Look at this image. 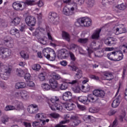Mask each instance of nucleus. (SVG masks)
I'll return each instance as SVG.
<instances>
[{"mask_svg":"<svg viewBox=\"0 0 127 127\" xmlns=\"http://www.w3.org/2000/svg\"><path fill=\"white\" fill-rule=\"evenodd\" d=\"M43 54L47 59L50 61H54L56 58V53L53 49L50 48H47L43 50Z\"/></svg>","mask_w":127,"mask_h":127,"instance_id":"f257e3e1","label":"nucleus"},{"mask_svg":"<svg viewBox=\"0 0 127 127\" xmlns=\"http://www.w3.org/2000/svg\"><path fill=\"white\" fill-rule=\"evenodd\" d=\"M123 56V53L121 51H114L107 54L108 59L115 62L122 60Z\"/></svg>","mask_w":127,"mask_h":127,"instance_id":"f03ea898","label":"nucleus"},{"mask_svg":"<svg viewBox=\"0 0 127 127\" xmlns=\"http://www.w3.org/2000/svg\"><path fill=\"white\" fill-rule=\"evenodd\" d=\"M75 25L76 26H84L85 27H89V26H91V25H92V20H91V19L87 17L80 18L75 22Z\"/></svg>","mask_w":127,"mask_h":127,"instance_id":"7ed1b4c3","label":"nucleus"},{"mask_svg":"<svg viewBox=\"0 0 127 127\" xmlns=\"http://www.w3.org/2000/svg\"><path fill=\"white\" fill-rule=\"evenodd\" d=\"M12 6L15 10H23L26 7V5L24 1L14 2L12 4Z\"/></svg>","mask_w":127,"mask_h":127,"instance_id":"20e7f679","label":"nucleus"},{"mask_svg":"<svg viewBox=\"0 0 127 127\" xmlns=\"http://www.w3.org/2000/svg\"><path fill=\"white\" fill-rule=\"evenodd\" d=\"M25 21L28 26H34L36 23V19L33 16H27L25 18Z\"/></svg>","mask_w":127,"mask_h":127,"instance_id":"39448f33","label":"nucleus"},{"mask_svg":"<svg viewBox=\"0 0 127 127\" xmlns=\"http://www.w3.org/2000/svg\"><path fill=\"white\" fill-rule=\"evenodd\" d=\"M71 71H75L77 73L75 74L74 77L77 78V79H81L83 77V72L81 69L78 68L76 66H71Z\"/></svg>","mask_w":127,"mask_h":127,"instance_id":"423d86ee","label":"nucleus"},{"mask_svg":"<svg viewBox=\"0 0 127 127\" xmlns=\"http://www.w3.org/2000/svg\"><path fill=\"white\" fill-rule=\"evenodd\" d=\"M0 53H1V54H2L3 57H4V58H7V57H9L10 55L11 54V50L7 48L0 47Z\"/></svg>","mask_w":127,"mask_h":127,"instance_id":"0eeeda50","label":"nucleus"},{"mask_svg":"<svg viewBox=\"0 0 127 127\" xmlns=\"http://www.w3.org/2000/svg\"><path fill=\"white\" fill-rule=\"evenodd\" d=\"M49 83L51 85V88L53 91H58L59 88L58 87V82L57 80L54 78H51L49 80Z\"/></svg>","mask_w":127,"mask_h":127,"instance_id":"6e6552de","label":"nucleus"},{"mask_svg":"<svg viewBox=\"0 0 127 127\" xmlns=\"http://www.w3.org/2000/svg\"><path fill=\"white\" fill-rule=\"evenodd\" d=\"M68 57V51L65 49H63L59 51L58 57L59 59H65Z\"/></svg>","mask_w":127,"mask_h":127,"instance_id":"1a4fd4ad","label":"nucleus"},{"mask_svg":"<svg viewBox=\"0 0 127 127\" xmlns=\"http://www.w3.org/2000/svg\"><path fill=\"white\" fill-rule=\"evenodd\" d=\"M105 91L103 90L95 89L93 91V95H94L95 97H97L101 99H103L105 97Z\"/></svg>","mask_w":127,"mask_h":127,"instance_id":"9d476101","label":"nucleus"},{"mask_svg":"<svg viewBox=\"0 0 127 127\" xmlns=\"http://www.w3.org/2000/svg\"><path fill=\"white\" fill-rule=\"evenodd\" d=\"M104 43L106 45L112 46V45L117 43V39L113 37H108L105 40Z\"/></svg>","mask_w":127,"mask_h":127,"instance_id":"9b49d317","label":"nucleus"},{"mask_svg":"<svg viewBox=\"0 0 127 127\" xmlns=\"http://www.w3.org/2000/svg\"><path fill=\"white\" fill-rule=\"evenodd\" d=\"M21 106H22V103L21 102H18L16 107L11 105H8L5 107V111H12V110L19 111L21 108Z\"/></svg>","mask_w":127,"mask_h":127,"instance_id":"f8f14e48","label":"nucleus"},{"mask_svg":"<svg viewBox=\"0 0 127 127\" xmlns=\"http://www.w3.org/2000/svg\"><path fill=\"white\" fill-rule=\"evenodd\" d=\"M70 120L73 124V127H77L79 126V124H81V120L79 119V117L77 116H71Z\"/></svg>","mask_w":127,"mask_h":127,"instance_id":"ddd939ff","label":"nucleus"},{"mask_svg":"<svg viewBox=\"0 0 127 127\" xmlns=\"http://www.w3.org/2000/svg\"><path fill=\"white\" fill-rule=\"evenodd\" d=\"M49 122V119H47L46 120L40 119V121H36L33 123V127H37L39 126H44L46 125V123Z\"/></svg>","mask_w":127,"mask_h":127,"instance_id":"4468645a","label":"nucleus"},{"mask_svg":"<svg viewBox=\"0 0 127 127\" xmlns=\"http://www.w3.org/2000/svg\"><path fill=\"white\" fill-rule=\"evenodd\" d=\"M62 99L65 102L70 101L72 99V93L69 91L64 92L63 95Z\"/></svg>","mask_w":127,"mask_h":127,"instance_id":"2eb2a0df","label":"nucleus"},{"mask_svg":"<svg viewBox=\"0 0 127 127\" xmlns=\"http://www.w3.org/2000/svg\"><path fill=\"white\" fill-rule=\"evenodd\" d=\"M103 74L104 76L105 77L106 80L108 81H111L114 79V75H113V73L109 71H106L103 72Z\"/></svg>","mask_w":127,"mask_h":127,"instance_id":"dca6fc26","label":"nucleus"},{"mask_svg":"<svg viewBox=\"0 0 127 127\" xmlns=\"http://www.w3.org/2000/svg\"><path fill=\"white\" fill-rule=\"evenodd\" d=\"M50 107L52 111H56V110L58 111H60V110H62L63 109L62 106L58 103H55L54 104H52L50 105Z\"/></svg>","mask_w":127,"mask_h":127,"instance_id":"f3484780","label":"nucleus"},{"mask_svg":"<svg viewBox=\"0 0 127 127\" xmlns=\"http://www.w3.org/2000/svg\"><path fill=\"white\" fill-rule=\"evenodd\" d=\"M78 101L84 105H88L89 103L91 102V101L88 99V97L85 96L79 97Z\"/></svg>","mask_w":127,"mask_h":127,"instance_id":"a211bd4d","label":"nucleus"},{"mask_svg":"<svg viewBox=\"0 0 127 127\" xmlns=\"http://www.w3.org/2000/svg\"><path fill=\"white\" fill-rule=\"evenodd\" d=\"M101 29H100L98 30L95 31L91 36V38L92 39H95V40H99L100 38V33L101 32Z\"/></svg>","mask_w":127,"mask_h":127,"instance_id":"6ab92c4d","label":"nucleus"},{"mask_svg":"<svg viewBox=\"0 0 127 127\" xmlns=\"http://www.w3.org/2000/svg\"><path fill=\"white\" fill-rule=\"evenodd\" d=\"M21 19L19 17H16L14 18L12 21H11L10 23V25H12L13 26H16V25H18L19 23H20Z\"/></svg>","mask_w":127,"mask_h":127,"instance_id":"aec40b11","label":"nucleus"},{"mask_svg":"<svg viewBox=\"0 0 127 127\" xmlns=\"http://www.w3.org/2000/svg\"><path fill=\"white\" fill-rule=\"evenodd\" d=\"M3 68H4V72L5 74H6L7 75H9L11 72V70L12 69V67L10 65H4L3 66Z\"/></svg>","mask_w":127,"mask_h":127,"instance_id":"412c9836","label":"nucleus"},{"mask_svg":"<svg viewBox=\"0 0 127 127\" xmlns=\"http://www.w3.org/2000/svg\"><path fill=\"white\" fill-rule=\"evenodd\" d=\"M64 108L68 111H72L75 109L76 106L73 103H68L64 106Z\"/></svg>","mask_w":127,"mask_h":127,"instance_id":"4be33fe9","label":"nucleus"},{"mask_svg":"<svg viewBox=\"0 0 127 127\" xmlns=\"http://www.w3.org/2000/svg\"><path fill=\"white\" fill-rule=\"evenodd\" d=\"M10 33L11 35H15L16 37H19V30L15 28H12L10 31Z\"/></svg>","mask_w":127,"mask_h":127,"instance_id":"5701e85b","label":"nucleus"},{"mask_svg":"<svg viewBox=\"0 0 127 127\" xmlns=\"http://www.w3.org/2000/svg\"><path fill=\"white\" fill-rule=\"evenodd\" d=\"M62 36L63 39H65V40H66V41H68V42H70V35H69L68 33L65 31L63 32Z\"/></svg>","mask_w":127,"mask_h":127,"instance_id":"b1692460","label":"nucleus"},{"mask_svg":"<svg viewBox=\"0 0 127 127\" xmlns=\"http://www.w3.org/2000/svg\"><path fill=\"white\" fill-rule=\"evenodd\" d=\"M49 18L50 20L56 18L57 20H58V14L56 12H50L49 14Z\"/></svg>","mask_w":127,"mask_h":127,"instance_id":"393cba45","label":"nucleus"},{"mask_svg":"<svg viewBox=\"0 0 127 127\" xmlns=\"http://www.w3.org/2000/svg\"><path fill=\"white\" fill-rule=\"evenodd\" d=\"M26 87V84L24 82H18L15 85L16 89H23Z\"/></svg>","mask_w":127,"mask_h":127,"instance_id":"a878e982","label":"nucleus"},{"mask_svg":"<svg viewBox=\"0 0 127 127\" xmlns=\"http://www.w3.org/2000/svg\"><path fill=\"white\" fill-rule=\"evenodd\" d=\"M116 7H117V8H118V9H120V10H125V9H127V4L123 3L117 5V6H116Z\"/></svg>","mask_w":127,"mask_h":127,"instance_id":"bb28decb","label":"nucleus"},{"mask_svg":"<svg viewBox=\"0 0 127 127\" xmlns=\"http://www.w3.org/2000/svg\"><path fill=\"white\" fill-rule=\"evenodd\" d=\"M41 87L44 91H49L51 89V86L47 83H43L41 84Z\"/></svg>","mask_w":127,"mask_h":127,"instance_id":"cd10ccee","label":"nucleus"},{"mask_svg":"<svg viewBox=\"0 0 127 127\" xmlns=\"http://www.w3.org/2000/svg\"><path fill=\"white\" fill-rule=\"evenodd\" d=\"M96 47V41H93L90 45V48H91V49H93V50H94L95 51H96V50H98V49H99L100 48V46H99V47H97V48H95Z\"/></svg>","mask_w":127,"mask_h":127,"instance_id":"c85d7f7f","label":"nucleus"},{"mask_svg":"<svg viewBox=\"0 0 127 127\" xmlns=\"http://www.w3.org/2000/svg\"><path fill=\"white\" fill-rule=\"evenodd\" d=\"M28 97V95L27 94V92L25 91H21V99H24V100H26L27 97Z\"/></svg>","mask_w":127,"mask_h":127,"instance_id":"c756f323","label":"nucleus"},{"mask_svg":"<svg viewBox=\"0 0 127 127\" xmlns=\"http://www.w3.org/2000/svg\"><path fill=\"white\" fill-rule=\"evenodd\" d=\"M16 73L17 75L20 77H23V76H24V71H23L22 69L20 68H17L16 69Z\"/></svg>","mask_w":127,"mask_h":127,"instance_id":"7c9ffc66","label":"nucleus"},{"mask_svg":"<svg viewBox=\"0 0 127 127\" xmlns=\"http://www.w3.org/2000/svg\"><path fill=\"white\" fill-rule=\"evenodd\" d=\"M67 122H69V120L68 121H61L59 124L57 125L55 127H67L66 125H64V124H66Z\"/></svg>","mask_w":127,"mask_h":127,"instance_id":"2f4dec72","label":"nucleus"},{"mask_svg":"<svg viewBox=\"0 0 127 127\" xmlns=\"http://www.w3.org/2000/svg\"><path fill=\"white\" fill-rule=\"evenodd\" d=\"M88 41H89V39L88 38H79L78 39V42H79V43H81L83 44L87 43Z\"/></svg>","mask_w":127,"mask_h":127,"instance_id":"473e14b6","label":"nucleus"},{"mask_svg":"<svg viewBox=\"0 0 127 127\" xmlns=\"http://www.w3.org/2000/svg\"><path fill=\"white\" fill-rule=\"evenodd\" d=\"M86 3L89 6V7H93L94 6V4H95V0H87L86 1Z\"/></svg>","mask_w":127,"mask_h":127,"instance_id":"72a5a7b5","label":"nucleus"},{"mask_svg":"<svg viewBox=\"0 0 127 127\" xmlns=\"http://www.w3.org/2000/svg\"><path fill=\"white\" fill-rule=\"evenodd\" d=\"M0 26L2 27H7V22L3 19L0 20Z\"/></svg>","mask_w":127,"mask_h":127,"instance_id":"f704fd0d","label":"nucleus"},{"mask_svg":"<svg viewBox=\"0 0 127 127\" xmlns=\"http://www.w3.org/2000/svg\"><path fill=\"white\" fill-rule=\"evenodd\" d=\"M39 79L41 82L45 81V73H41L39 75Z\"/></svg>","mask_w":127,"mask_h":127,"instance_id":"c9c22d12","label":"nucleus"},{"mask_svg":"<svg viewBox=\"0 0 127 127\" xmlns=\"http://www.w3.org/2000/svg\"><path fill=\"white\" fill-rule=\"evenodd\" d=\"M41 68V66H40L39 64H34L32 66V69L35 71H39Z\"/></svg>","mask_w":127,"mask_h":127,"instance_id":"e433bc0d","label":"nucleus"},{"mask_svg":"<svg viewBox=\"0 0 127 127\" xmlns=\"http://www.w3.org/2000/svg\"><path fill=\"white\" fill-rule=\"evenodd\" d=\"M116 31H119L120 34H122V33H126V28H117L116 29Z\"/></svg>","mask_w":127,"mask_h":127,"instance_id":"4c0bfd02","label":"nucleus"},{"mask_svg":"<svg viewBox=\"0 0 127 127\" xmlns=\"http://www.w3.org/2000/svg\"><path fill=\"white\" fill-rule=\"evenodd\" d=\"M32 107H33V114H37L38 113V108H37V105L35 104H32Z\"/></svg>","mask_w":127,"mask_h":127,"instance_id":"58836bf2","label":"nucleus"},{"mask_svg":"<svg viewBox=\"0 0 127 127\" xmlns=\"http://www.w3.org/2000/svg\"><path fill=\"white\" fill-rule=\"evenodd\" d=\"M69 57L70 58V60L71 61H76V60L77 59L76 58V57H75V55L72 52H69Z\"/></svg>","mask_w":127,"mask_h":127,"instance_id":"ea45409f","label":"nucleus"},{"mask_svg":"<svg viewBox=\"0 0 127 127\" xmlns=\"http://www.w3.org/2000/svg\"><path fill=\"white\" fill-rule=\"evenodd\" d=\"M26 29V25L25 24V23H22L20 25V31H21V32H24Z\"/></svg>","mask_w":127,"mask_h":127,"instance_id":"a19ab883","label":"nucleus"},{"mask_svg":"<svg viewBox=\"0 0 127 127\" xmlns=\"http://www.w3.org/2000/svg\"><path fill=\"white\" fill-rule=\"evenodd\" d=\"M67 88L68 84L66 83H63L60 87V89H61V90H66V89H67Z\"/></svg>","mask_w":127,"mask_h":127,"instance_id":"79ce46f5","label":"nucleus"},{"mask_svg":"<svg viewBox=\"0 0 127 127\" xmlns=\"http://www.w3.org/2000/svg\"><path fill=\"white\" fill-rule=\"evenodd\" d=\"M120 105V102L117 101V100H114L112 103V107L113 108H117Z\"/></svg>","mask_w":127,"mask_h":127,"instance_id":"37998d69","label":"nucleus"},{"mask_svg":"<svg viewBox=\"0 0 127 127\" xmlns=\"http://www.w3.org/2000/svg\"><path fill=\"white\" fill-rule=\"evenodd\" d=\"M99 111H100V110L99 109L96 108L95 107L89 108L90 113H98V112H99Z\"/></svg>","mask_w":127,"mask_h":127,"instance_id":"c03bdc74","label":"nucleus"},{"mask_svg":"<svg viewBox=\"0 0 127 127\" xmlns=\"http://www.w3.org/2000/svg\"><path fill=\"white\" fill-rule=\"evenodd\" d=\"M73 14H75V8L74 7H72L70 9L69 8L68 12V16L73 15Z\"/></svg>","mask_w":127,"mask_h":127,"instance_id":"a18cd8bd","label":"nucleus"},{"mask_svg":"<svg viewBox=\"0 0 127 127\" xmlns=\"http://www.w3.org/2000/svg\"><path fill=\"white\" fill-rule=\"evenodd\" d=\"M63 12L65 15H68L69 14V8L67 6H65L63 9Z\"/></svg>","mask_w":127,"mask_h":127,"instance_id":"49530a36","label":"nucleus"},{"mask_svg":"<svg viewBox=\"0 0 127 127\" xmlns=\"http://www.w3.org/2000/svg\"><path fill=\"white\" fill-rule=\"evenodd\" d=\"M51 118H53V119H58L60 115L57 113H52L50 115Z\"/></svg>","mask_w":127,"mask_h":127,"instance_id":"de8ad7c7","label":"nucleus"},{"mask_svg":"<svg viewBox=\"0 0 127 127\" xmlns=\"http://www.w3.org/2000/svg\"><path fill=\"white\" fill-rule=\"evenodd\" d=\"M26 6V4L27 5H33V2H34V0H26L25 2H24Z\"/></svg>","mask_w":127,"mask_h":127,"instance_id":"09e8293b","label":"nucleus"},{"mask_svg":"<svg viewBox=\"0 0 127 127\" xmlns=\"http://www.w3.org/2000/svg\"><path fill=\"white\" fill-rule=\"evenodd\" d=\"M7 39H5L3 40V42H4L6 45H7V43L10 44V40H11V38L10 37L7 36Z\"/></svg>","mask_w":127,"mask_h":127,"instance_id":"8fccbe9b","label":"nucleus"},{"mask_svg":"<svg viewBox=\"0 0 127 127\" xmlns=\"http://www.w3.org/2000/svg\"><path fill=\"white\" fill-rule=\"evenodd\" d=\"M51 22L53 23L54 24H58L59 23V17H58V20L56 18H55L50 20Z\"/></svg>","mask_w":127,"mask_h":127,"instance_id":"3c124183","label":"nucleus"},{"mask_svg":"<svg viewBox=\"0 0 127 127\" xmlns=\"http://www.w3.org/2000/svg\"><path fill=\"white\" fill-rule=\"evenodd\" d=\"M38 42L43 45H45L47 43V42L44 38H40Z\"/></svg>","mask_w":127,"mask_h":127,"instance_id":"603ef678","label":"nucleus"},{"mask_svg":"<svg viewBox=\"0 0 127 127\" xmlns=\"http://www.w3.org/2000/svg\"><path fill=\"white\" fill-rule=\"evenodd\" d=\"M77 108H78L79 110H81V111H85V110H86V107L79 104H77Z\"/></svg>","mask_w":127,"mask_h":127,"instance_id":"864d4df0","label":"nucleus"},{"mask_svg":"<svg viewBox=\"0 0 127 127\" xmlns=\"http://www.w3.org/2000/svg\"><path fill=\"white\" fill-rule=\"evenodd\" d=\"M103 52H98L97 54H95V57H98L99 58H101L103 57Z\"/></svg>","mask_w":127,"mask_h":127,"instance_id":"5fc2aeb1","label":"nucleus"},{"mask_svg":"<svg viewBox=\"0 0 127 127\" xmlns=\"http://www.w3.org/2000/svg\"><path fill=\"white\" fill-rule=\"evenodd\" d=\"M116 113H117V111L116 110H111L108 112V115L110 116H113V115H115Z\"/></svg>","mask_w":127,"mask_h":127,"instance_id":"6e6d98bb","label":"nucleus"},{"mask_svg":"<svg viewBox=\"0 0 127 127\" xmlns=\"http://www.w3.org/2000/svg\"><path fill=\"white\" fill-rule=\"evenodd\" d=\"M30 73H26L24 75V78L25 80H30Z\"/></svg>","mask_w":127,"mask_h":127,"instance_id":"4d7b16f0","label":"nucleus"},{"mask_svg":"<svg viewBox=\"0 0 127 127\" xmlns=\"http://www.w3.org/2000/svg\"><path fill=\"white\" fill-rule=\"evenodd\" d=\"M92 89V87H91L89 84H87L85 86V93H87V92H89L90 90Z\"/></svg>","mask_w":127,"mask_h":127,"instance_id":"13d9d810","label":"nucleus"},{"mask_svg":"<svg viewBox=\"0 0 127 127\" xmlns=\"http://www.w3.org/2000/svg\"><path fill=\"white\" fill-rule=\"evenodd\" d=\"M33 36H38L39 35V29H36V31L33 33Z\"/></svg>","mask_w":127,"mask_h":127,"instance_id":"bf43d9fd","label":"nucleus"},{"mask_svg":"<svg viewBox=\"0 0 127 127\" xmlns=\"http://www.w3.org/2000/svg\"><path fill=\"white\" fill-rule=\"evenodd\" d=\"M89 78H90V79H93L94 80H99V79L98 76H95V75H90Z\"/></svg>","mask_w":127,"mask_h":127,"instance_id":"052dcab7","label":"nucleus"},{"mask_svg":"<svg viewBox=\"0 0 127 127\" xmlns=\"http://www.w3.org/2000/svg\"><path fill=\"white\" fill-rule=\"evenodd\" d=\"M14 97L16 98H21V91L16 92L14 95Z\"/></svg>","mask_w":127,"mask_h":127,"instance_id":"680f3d73","label":"nucleus"},{"mask_svg":"<svg viewBox=\"0 0 127 127\" xmlns=\"http://www.w3.org/2000/svg\"><path fill=\"white\" fill-rule=\"evenodd\" d=\"M27 111L29 113V114H33L32 105H31L30 107H29L28 108Z\"/></svg>","mask_w":127,"mask_h":127,"instance_id":"e2e57ef3","label":"nucleus"},{"mask_svg":"<svg viewBox=\"0 0 127 127\" xmlns=\"http://www.w3.org/2000/svg\"><path fill=\"white\" fill-rule=\"evenodd\" d=\"M37 4L39 7H41V6H43L44 4L43 3V2H42V0H39L37 2Z\"/></svg>","mask_w":127,"mask_h":127,"instance_id":"0e129e2a","label":"nucleus"},{"mask_svg":"<svg viewBox=\"0 0 127 127\" xmlns=\"http://www.w3.org/2000/svg\"><path fill=\"white\" fill-rule=\"evenodd\" d=\"M60 64L61 65H62V66H67V62L66 61H63L62 62H60Z\"/></svg>","mask_w":127,"mask_h":127,"instance_id":"69168bd1","label":"nucleus"},{"mask_svg":"<svg viewBox=\"0 0 127 127\" xmlns=\"http://www.w3.org/2000/svg\"><path fill=\"white\" fill-rule=\"evenodd\" d=\"M28 86L29 87H34V82L32 81H29L28 82Z\"/></svg>","mask_w":127,"mask_h":127,"instance_id":"338daca9","label":"nucleus"},{"mask_svg":"<svg viewBox=\"0 0 127 127\" xmlns=\"http://www.w3.org/2000/svg\"><path fill=\"white\" fill-rule=\"evenodd\" d=\"M23 125L25 127H31V124L27 122H23Z\"/></svg>","mask_w":127,"mask_h":127,"instance_id":"774afa93","label":"nucleus"}]
</instances>
